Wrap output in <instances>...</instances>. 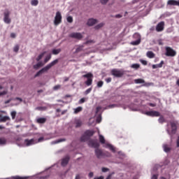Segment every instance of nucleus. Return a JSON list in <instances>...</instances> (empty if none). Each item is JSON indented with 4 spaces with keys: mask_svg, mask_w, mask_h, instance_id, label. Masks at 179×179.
Here are the masks:
<instances>
[{
    "mask_svg": "<svg viewBox=\"0 0 179 179\" xmlns=\"http://www.w3.org/2000/svg\"><path fill=\"white\" fill-rule=\"evenodd\" d=\"M75 124H76V128H80V127H82V120H76L75 122Z\"/></svg>",
    "mask_w": 179,
    "mask_h": 179,
    "instance_id": "nucleus-24",
    "label": "nucleus"
},
{
    "mask_svg": "<svg viewBox=\"0 0 179 179\" xmlns=\"http://www.w3.org/2000/svg\"><path fill=\"white\" fill-rule=\"evenodd\" d=\"M163 65H164V61L162 60L158 64H153L152 69H157V68H163Z\"/></svg>",
    "mask_w": 179,
    "mask_h": 179,
    "instance_id": "nucleus-17",
    "label": "nucleus"
},
{
    "mask_svg": "<svg viewBox=\"0 0 179 179\" xmlns=\"http://www.w3.org/2000/svg\"><path fill=\"white\" fill-rule=\"evenodd\" d=\"M96 122L99 123L101 122V115H99L97 118H96Z\"/></svg>",
    "mask_w": 179,
    "mask_h": 179,
    "instance_id": "nucleus-51",
    "label": "nucleus"
},
{
    "mask_svg": "<svg viewBox=\"0 0 179 179\" xmlns=\"http://www.w3.org/2000/svg\"><path fill=\"white\" fill-rule=\"evenodd\" d=\"M158 122H159V124H163L164 122H166V119L163 115H161L159 117V118L158 119Z\"/></svg>",
    "mask_w": 179,
    "mask_h": 179,
    "instance_id": "nucleus-28",
    "label": "nucleus"
},
{
    "mask_svg": "<svg viewBox=\"0 0 179 179\" xmlns=\"http://www.w3.org/2000/svg\"><path fill=\"white\" fill-rule=\"evenodd\" d=\"M95 41H93V40H89V41H87L85 44H90V43H92V44H94Z\"/></svg>",
    "mask_w": 179,
    "mask_h": 179,
    "instance_id": "nucleus-50",
    "label": "nucleus"
},
{
    "mask_svg": "<svg viewBox=\"0 0 179 179\" xmlns=\"http://www.w3.org/2000/svg\"><path fill=\"white\" fill-rule=\"evenodd\" d=\"M166 57H176V55H177V52H176V50H173V48L170 47H166Z\"/></svg>",
    "mask_w": 179,
    "mask_h": 179,
    "instance_id": "nucleus-6",
    "label": "nucleus"
},
{
    "mask_svg": "<svg viewBox=\"0 0 179 179\" xmlns=\"http://www.w3.org/2000/svg\"><path fill=\"white\" fill-rule=\"evenodd\" d=\"M83 78H87V80L85 82L86 86H92V85H93V73H87V74L83 75Z\"/></svg>",
    "mask_w": 179,
    "mask_h": 179,
    "instance_id": "nucleus-4",
    "label": "nucleus"
},
{
    "mask_svg": "<svg viewBox=\"0 0 179 179\" xmlns=\"http://www.w3.org/2000/svg\"><path fill=\"white\" fill-rule=\"evenodd\" d=\"M83 110V108L82 106H79L74 109V114H78V113H80Z\"/></svg>",
    "mask_w": 179,
    "mask_h": 179,
    "instance_id": "nucleus-27",
    "label": "nucleus"
},
{
    "mask_svg": "<svg viewBox=\"0 0 179 179\" xmlns=\"http://www.w3.org/2000/svg\"><path fill=\"white\" fill-rule=\"evenodd\" d=\"M94 179H104V176L95 177Z\"/></svg>",
    "mask_w": 179,
    "mask_h": 179,
    "instance_id": "nucleus-62",
    "label": "nucleus"
},
{
    "mask_svg": "<svg viewBox=\"0 0 179 179\" xmlns=\"http://www.w3.org/2000/svg\"><path fill=\"white\" fill-rule=\"evenodd\" d=\"M9 15H10V12L8 10H6L4 12V22L7 24H10L11 20L9 18Z\"/></svg>",
    "mask_w": 179,
    "mask_h": 179,
    "instance_id": "nucleus-9",
    "label": "nucleus"
},
{
    "mask_svg": "<svg viewBox=\"0 0 179 179\" xmlns=\"http://www.w3.org/2000/svg\"><path fill=\"white\" fill-rule=\"evenodd\" d=\"M97 23V20L90 18L88 20L87 24V26H94V24H96Z\"/></svg>",
    "mask_w": 179,
    "mask_h": 179,
    "instance_id": "nucleus-13",
    "label": "nucleus"
},
{
    "mask_svg": "<svg viewBox=\"0 0 179 179\" xmlns=\"http://www.w3.org/2000/svg\"><path fill=\"white\" fill-rule=\"evenodd\" d=\"M99 142L102 145H104V143H106V139L104 138V136H103L101 134H99Z\"/></svg>",
    "mask_w": 179,
    "mask_h": 179,
    "instance_id": "nucleus-25",
    "label": "nucleus"
},
{
    "mask_svg": "<svg viewBox=\"0 0 179 179\" xmlns=\"http://www.w3.org/2000/svg\"><path fill=\"white\" fill-rule=\"evenodd\" d=\"M6 121H10L9 116H3L0 118V122H6Z\"/></svg>",
    "mask_w": 179,
    "mask_h": 179,
    "instance_id": "nucleus-21",
    "label": "nucleus"
},
{
    "mask_svg": "<svg viewBox=\"0 0 179 179\" xmlns=\"http://www.w3.org/2000/svg\"><path fill=\"white\" fill-rule=\"evenodd\" d=\"M167 5H170L171 6H177V1L176 0H169L167 2Z\"/></svg>",
    "mask_w": 179,
    "mask_h": 179,
    "instance_id": "nucleus-20",
    "label": "nucleus"
},
{
    "mask_svg": "<svg viewBox=\"0 0 179 179\" xmlns=\"http://www.w3.org/2000/svg\"><path fill=\"white\" fill-rule=\"evenodd\" d=\"M10 37H11V38H16V34L11 33L10 34Z\"/></svg>",
    "mask_w": 179,
    "mask_h": 179,
    "instance_id": "nucleus-56",
    "label": "nucleus"
},
{
    "mask_svg": "<svg viewBox=\"0 0 179 179\" xmlns=\"http://www.w3.org/2000/svg\"><path fill=\"white\" fill-rule=\"evenodd\" d=\"M61 51H62L61 48L53 49L52 52L53 55H58V54H59V52H61Z\"/></svg>",
    "mask_w": 179,
    "mask_h": 179,
    "instance_id": "nucleus-26",
    "label": "nucleus"
},
{
    "mask_svg": "<svg viewBox=\"0 0 179 179\" xmlns=\"http://www.w3.org/2000/svg\"><path fill=\"white\" fill-rule=\"evenodd\" d=\"M133 45H139L141 44V40H137L131 43Z\"/></svg>",
    "mask_w": 179,
    "mask_h": 179,
    "instance_id": "nucleus-42",
    "label": "nucleus"
},
{
    "mask_svg": "<svg viewBox=\"0 0 179 179\" xmlns=\"http://www.w3.org/2000/svg\"><path fill=\"white\" fill-rule=\"evenodd\" d=\"M83 47H84L83 45L78 46L76 49L75 54H78V52H80V51H83Z\"/></svg>",
    "mask_w": 179,
    "mask_h": 179,
    "instance_id": "nucleus-29",
    "label": "nucleus"
},
{
    "mask_svg": "<svg viewBox=\"0 0 179 179\" xmlns=\"http://www.w3.org/2000/svg\"><path fill=\"white\" fill-rule=\"evenodd\" d=\"M146 55L148 58H150V59L155 58V57H156V55L152 51L147 52Z\"/></svg>",
    "mask_w": 179,
    "mask_h": 179,
    "instance_id": "nucleus-18",
    "label": "nucleus"
},
{
    "mask_svg": "<svg viewBox=\"0 0 179 179\" xmlns=\"http://www.w3.org/2000/svg\"><path fill=\"white\" fill-rule=\"evenodd\" d=\"M140 62H141L143 65H148V62L146 60L141 59Z\"/></svg>",
    "mask_w": 179,
    "mask_h": 179,
    "instance_id": "nucleus-53",
    "label": "nucleus"
},
{
    "mask_svg": "<svg viewBox=\"0 0 179 179\" xmlns=\"http://www.w3.org/2000/svg\"><path fill=\"white\" fill-rule=\"evenodd\" d=\"M107 147L110 149V150H111L112 152H113V153H115V148H114V146H113L110 144H108Z\"/></svg>",
    "mask_w": 179,
    "mask_h": 179,
    "instance_id": "nucleus-33",
    "label": "nucleus"
},
{
    "mask_svg": "<svg viewBox=\"0 0 179 179\" xmlns=\"http://www.w3.org/2000/svg\"><path fill=\"white\" fill-rule=\"evenodd\" d=\"M111 80H112L111 78H108L106 79V83H110V82H111Z\"/></svg>",
    "mask_w": 179,
    "mask_h": 179,
    "instance_id": "nucleus-57",
    "label": "nucleus"
},
{
    "mask_svg": "<svg viewBox=\"0 0 179 179\" xmlns=\"http://www.w3.org/2000/svg\"><path fill=\"white\" fill-rule=\"evenodd\" d=\"M0 145H6V138L3 137L0 138Z\"/></svg>",
    "mask_w": 179,
    "mask_h": 179,
    "instance_id": "nucleus-32",
    "label": "nucleus"
},
{
    "mask_svg": "<svg viewBox=\"0 0 179 179\" xmlns=\"http://www.w3.org/2000/svg\"><path fill=\"white\" fill-rule=\"evenodd\" d=\"M61 88V85H56L54 87V90H58V89Z\"/></svg>",
    "mask_w": 179,
    "mask_h": 179,
    "instance_id": "nucleus-58",
    "label": "nucleus"
},
{
    "mask_svg": "<svg viewBox=\"0 0 179 179\" xmlns=\"http://www.w3.org/2000/svg\"><path fill=\"white\" fill-rule=\"evenodd\" d=\"M110 169L108 168H102V172L103 173H107Z\"/></svg>",
    "mask_w": 179,
    "mask_h": 179,
    "instance_id": "nucleus-54",
    "label": "nucleus"
},
{
    "mask_svg": "<svg viewBox=\"0 0 179 179\" xmlns=\"http://www.w3.org/2000/svg\"><path fill=\"white\" fill-rule=\"evenodd\" d=\"M69 163V156H66L62 160V166L65 167Z\"/></svg>",
    "mask_w": 179,
    "mask_h": 179,
    "instance_id": "nucleus-14",
    "label": "nucleus"
},
{
    "mask_svg": "<svg viewBox=\"0 0 179 179\" xmlns=\"http://www.w3.org/2000/svg\"><path fill=\"white\" fill-rule=\"evenodd\" d=\"M85 101H86V99L82 98L81 99H80L78 103H79V104H83V103H85Z\"/></svg>",
    "mask_w": 179,
    "mask_h": 179,
    "instance_id": "nucleus-49",
    "label": "nucleus"
},
{
    "mask_svg": "<svg viewBox=\"0 0 179 179\" xmlns=\"http://www.w3.org/2000/svg\"><path fill=\"white\" fill-rule=\"evenodd\" d=\"M92 89L93 88L92 87L88 88L87 90H85V94H89V93H90V92H92Z\"/></svg>",
    "mask_w": 179,
    "mask_h": 179,
    "instance_id": "nucleus-47",
    "label": "nucleus"
},
{
    "mask_svg": "<svg viewBox=\"0 0 179 179\" xmlns=\"http://www.w3.org/2000/svg\"><path fill=\"white\" fill-rule=\"evenodd\" d=\"M61 22H62V15H61V13L59 11H57L56 13L54 23L55 26H58V24H59Z\"/></svg>",
    "mask_w": 179,
    "mask_h": 179,
    "instance_id": "nucleus-7",
    "label": "nucleus"
},
{
    "mask_svg": "<svg viewBox=\"0 0 179 179\" xmlns=\"http://www.w3.org/2000/svg\"><path fill=\"white\" fill-rule=\"evenodd\" d=\"M10 115L12 117V120H15V118H16V111H12Z\"/></svg>",
    "mask_w": 179,
    "mask_h": 179,
    "instance_id": "nucleus-41",
    "label": "nucleus"
},
{
    "mask_svg": "<svg viewBox=\"0 0 179 179\" xmlns=\"http://www.w3.org/2000/svg\"><path fill=\"white\" fill-rule=\"evenodd\" d=\"M67 22H68L69 23H72V22H73V18L72 17V16H69V17H67Z\"/></svg>",
    "mask_w": 179,
    "mask_h": 179,
    "instance_id": "nucleus-46",
    "label": "nucleus"
},
{
    "mask_svg": "<svg viewBox=\"0 0 179 179\" xmlns=\"http://www.w3.org/2000/svg\"><path fill=\"white\" fill-rule=\"evenodd\" d=\"M114 107H117V105H115V104L109 105V106H108L105 108V110H107V108H114Z\"/></svg>",
    "mask_w": 179,
    "mask_h": 179,
    "instance_id": "nucleus-48",
    "label": "nucleus"
},
{
    "mask_svg": "<svg viewBox=\"0 0 179 179\" xmlns=\"http://www.w3.org/2000/svg\"><path fill=\"white\" fill-rule=\"evenodd\" d=\"M95 155L97 159H101V157H104V153L103 151L99 148L95 149Z\"/></svg>",
    "mask_w": 179,
    "mask_h": 179,
    "instance_id": "nucleus-12",
    "label": "nucleus"
},
{
    "mask_svg": "<svg viewBox=\"0 0 179 179\" xmlns=\"http://www.w3.org/2000/svg\"><path fill=\"white\" fill-rule=\"evenodd\" d=\"M50 59H51V55H48V56H46L44 60L45 64H47V62H48Z\"/></svg>",
    "mask_w": 179,
    "mask_h": 179,
    "instance_id": "nucleus-39",
    "label": "nucleus"
},
{
    "mask_svg": "<svg viewBox=\"0 0 179 179\" xmlns=\"http://www.w3.org/2000/svg\"><path fill=\"white\" fill-rule=\"evenodd\" d=\"M31 5H32V6H37V5H38V0H31Z\"/></svg>",
    "mask_w": 179,
    "mask_h": 179,
    "instance_id": "nucleus-35",
    "label": "nucleus"
},
{
    "mask_svg": "<svg viewBox=\"0 0 179 179\" xmlns=\"http://www.w3.org/2000/svg\"><path fill=\"white\" fill-rule=\"evenodd\" d=\"M140 66H141V65H139L138 64H134L131 65V68H134V69H139Z\"/></svg>",
    "mask_w": 179,
    "mask_h": 179,
    "instance_id": "nucleus-43",
    "label": "nucleus"
},
{
    "mask_svg": "<svg viewBox=\"0 0 179 179\" xmlns=\"http://www.w3.org/2000/svg\"><path fill=\"white\" fill-rule=\"evenodd\" d=\"M58 62H59V60L58 59H55L46 66L43 67L39 71H38L34 76V78H38V76H39L40 75H43V73L48 72L49 69H51V68H52L54 65H57Z\"/></svg>",
    "mask_w": 179,
    "mask_h": 179,
    "instance_id": "nucleus-1",
    "label": "nucleus"
},
{
    "mask_svg": "<svg viewBox=\"0 0 179 179\" xmlns=\"http://www.w3.org/2000/svg\"><path fill=\"white\" fill-rule=\"evenodd\" d=\"M103 85H104V82L99 81L97 83V87H103Z\"/></svg>",
    "mask_w": 179,
    "mask_h": 179,
    "instance_id": "nucleus-44",
    "label": "nucleus"
},
{
    "mask_svg": "<svg viewBox=\"0 0 179 179\" xmlns=\"http://www.w3.org/2000/svg\"><path fill=\"white\" fill-rule=\"evenodd\" d=\"M94 176V173H93V172H90L88 175V177L90 178H92L93 176Z\"/></svg>",
    "mask_w": 179,
    "mask_h": 179,
    "instance_id": "nucleus-59",
    "label": "nucleus"
},
{
    "mask_svg": "<svg viewBox=\"0 0 179 179\" xmlns=\"http://www.w3.org/2000/svg\"><path fill=\"white\" fill-rule=\"evenodd\" d=\"M43 66V64L41 62H38L36 64L34 65V69H38L41 66Z\"/></svg>",
    "mask_w": 179,
    "mask_h": 179,
    "instance_id": "nucleus-34",
    "label": "nucleus"
},
{
    "mask_svg": "<svg viewBox=\"0 0 179 179\" xmlns=\"http://www.w3.org/2000/svg\"><path fill=\"white\" fill-rule=\"evenodd\" d=\"M65 141H66V139H65V138H59L58 140L52 141V145H55L57 143H61V142H65Z\"/></svg>",
    "mask_w": 179,
    "mask_h": 179,
    "instance_id": "nucleus-23",
    "label": "nucleus"
},
{
    "mask_svg": "<svg viewBox=\"0 0 179 179\" xmlns=\"http://www.w3.org/2000/svg\"><path fill=\"white\" fill-rule=\"evenodd\" d=\"M84 134L85 135H87V136L90 138V136H93V135H94V132L92 130H87Z\"/></svg>",
    "mask_w": 179,
    "mask_h": 179,
    "instance_id": "nucleus-19",
    "label": "nucleus"
},
{
    "mask_svg": "<svg viewBox=\"0 0 179 179\" xmlns=\"http://www.w3.org/2000/svg\"><path fill=\"white\" fill-rule=\"evenodd\" d=\"M69 37L76 38V40H82V38H83V35L79 32H73L69 35Z\"/></svg>",
    "mask_w": 179,
    "mask_h": 179,
    "instance_id": "nucleus-8",
    "label": "nucleus"
},
{
    "mask_svg": "<svg viewBox=\"0 0 179 179\" xmlns=\"http://www.w3.org/2000/svg\"><path fill=\"white\" fill-rule=\"evenodd\" d=\"M176 145H177V148H179V136L178 137Z\"/></svg>",
    "mask_w": 179,
    "mask_h": 179,
    "instance_id": "nucleus-63",
    "label": "nucleus"
},
{
    "mask_svg": "<svg viewBox=\"0 0 179 179\" xmlns=\"http://www.w3.org/2000/svg\"><path fill=\"white\" fill-rule=\"evenodd\" d=\"M13 179H29V176H14L13 177Z\"/></svg>",
    "mask_w": 179,
    "mask_h": 179,
    "instance_id": "nucleus-38",
    "label": "nucleus"
},
{
    "mask_svg": "<svg viewBox=\"0 0 179 179\" xmlns=\"http://www.w3.org/2000/svg\"><path fill=\"white\" fill-rule=\"evenodd\" d=\"M24 143L26 146H31V145H34V139L31 138V140L25 139Z\"/></svg>",
    "mask_w": 179,
    "mask_h": 179,
    "instance_id": "nucleus-15",
    "label": "nucleus"
},
{
    "mask_svg": "<svg viewBox=\"0 0 179 179\" xmlns=\"http://www.w3.org/2000/svg\"><path fill=\"white\" fill-rule=\"evenodd\" d=\"M80 178H80V175L77 174V175L76 176L75 179H80Z\"/></svg>",
    "mask_w": 179,
    "mask_h": 179,
    "instance_id": "nucleus-64",
    "label": "nucleus"
},
{
    "mask_svg": "<svg viewBox=\"0 0 179 179\" xmlns=\"http://www.w3.org/2000/svg\"><path fill=\"white\" fill-rule=\"evenodd\" d=\"M164 152H166V153H169V152H170V150H171V148L170 147H169V145H164Z\"/></svg>",
    "mask_w": 179,
    "mask_h": 179,
    "instance_id": "nucleus-30",
    "label": "nucleus"
},
{
    "mask_svg": "<svg viewBox=\"0 0 179 179\" xmlns=\"http://www.w3.org/2000/svg\"><path fill=\"white\" fill-rule=\"evenodd\" d=\"M100 2L102 5H106L108 0H100Z\"/></svg>",
    "mask_w": 179,
    "mask_h": 179,
    "instance_id": "nucleus-52",
    "label": "nucleus"
},
{
    "mask_svg": "<svg viewBox=\"0 0 179 179\" xmlns=\"http://www.w3.org/2000/svg\"><path fill=\"white\" fill-rule=\"evenodd\" d=\"M88 145L90 148H94V149H97L100 147V143H99V141H97V140L90 139L88 141Z\"/></svg>",
    "mask_w": 179,
    "mask_h": 179,
    "instance_id": "nucleus-5",
    "label": "nucleus"
},
{
    "mask_svg": "<svg viewBox=\"0 0 179 179\" xmlns=\"http://www.w3.org/2000/svg\"><path fill=\"white\" fill-rule=\"evenodd\" d=\"M145 115H148L149 117H160V113L152 110L145 112Z\"/></svg>",
    "mask_w": 179,
    "mask_h": 179,
    "instance_id": "nucleus-10",
    "label": "nucleus"
},
{
    "mask_svg": "<svg viewBox=\"0 0 179 179\" xmlns=\"http://www.w3.org/2000/svg\"><path fill=\"white\" fill-rule=\"evenodd\" d=\"M37 124H45L47 122V118L45 117H38L36 119Z\"/></svg>",
    "mask_w": 179,
    "mask_h": 179,
    "instance_id": "nucleus-16",
    "label": "nucleus"
},
{
    "mask_svg": "<svg viewBox=\"0 0 179 179\" xmlns=\"http://www.w3.org/2000/svg\"><path fill=\"white\" fill-rule=\"evenodd\" d=\"M110 73L113 76H115V78H122L125 71L123 69H113L110 71Z\"/></svg>",
    "mask_w": 179,
    "mask_h": 179,
    "instance_id": "nucleus-3",
    "label": "nucleus"
},
{
    "mask_svg": "<svg viewBox=\"0 0 179 179\" xmlns=\"http://www.w3.org/2000/svg\"><path fill=\"white\" fill-rule=\"evenodd\" d=\"M158 175H153L151 179H157Z\"/></svg>",
    "mask_w": 179,
    "mask_h": 179,
    "instance_id": "nucleus-61",
    "label": "nucleus"
},
{
    "mask_svg": "<svg viewBox=\"0 0 179 179\" xmlns=\"http://www.w3.org/2000/svg\"><path fill=\"white\" fill-rule=\"evenodd\" d=\"M19 48H20V46L19 45H16L14 48H13V51L14 52H17L19 51Z\"/></svg>",
    "mask_w": 179,
    "mask_h": 179,
    "instance_id": "nucleus-45",
    "label": "nucleus"
},
{
    "mask_svg": "<svg viewBox=\"0 0 179 179\" xmlns=\"http://www.w3.org/2000/svg\"><path fill=\"white\" fill-rule=\"evenodd\" d=\"M103 157H111V153H110L108 152H104Z\"/></svg>",
    "mask_w": 179,
    "mask_h": 179,
    "instance_id": "nucleus-40",
    "label": "nucleus"
},
{
    "mask_svg": "<svg viewBox=\"0 0 179 179\" xmlns=\"http://www.w3.org/2000/svg\"><path fill=\"white\" fill-rule=\"evenodd\" d=\"M177 124L178 122L176 121L170 122L171 130L170 131V129H166V132L169 135L171 136V137L173 135H176V134H177Z\"/></svg>",
    "mask_w": 179,
    "mask_h": 179,
    "instance_id": "nucleus-2",
    "label": "nucleus"
},
{
    "mask_svg": "<svg viewBox=\"0 0 179 179\" xmlns=\"http://www.w3.org/2000/svg\"><path fill=\"white\" fill-rule=\"evenodd\" d=\"M101 110V106H98L96 109V113H99V111Z\"/></svg>",
    "mask_w": 179,
    "mask_h": 179,
    "instance_id": "nucleus-55",
    "label": "nucleus"
},
{
    "mask_svg": "<svg viewBox=\"0 0 179 179\" xmlns=\"http://www.w3.org/2000/svg\"><path fill=\"white\" fill-rule=\"evenodd\" d=\"M90 139L86 134L83 135L80 138L81 142H86V141H89Z\"/></svg>",
    "mask_w": 179,
    "mask_h": 179,
    "instance_id": "nucleus-22",
    "label": "nucleus"
},
{
    "mask_svg": "<svg viewBox=\"0 0 179 179\" xmlns=\"http://www.w3.org/2000/svg\"><path fill=\"white\" fill-rule=\"evenodd\" d=\"M103 26H104V23L101 22V23L97 24L96 26H95L94 29L96 30H99V29H101V27H103Z\"/></svg>",
    "mask_w": 179,
    "mask_h": 179,
    "instance_id": "nucleus-37",
    "label": "nucleus"
},
{
    "mask_svg": "<svg viewBox=\"0 0 179 179\" xmlns=\"http://www.w3.org/2000/svg\"><path fill=\"white\" fill-rule=\"evenodd\" d=\"M134 83H136V84L145 83V80L142 78H138V79L134 80Z\"/></svg>",
    "mask_w": 179,
    "mask_h": 179,
    "instance_id": "nucleus-31",
    "label": "nucleus"
},
{
    "mask_svg": "<svg viewBox=\"0 0 179 179\" xmlns=\"http://www.w3.org/2000/svg\"><path fill=\"white\" fill-rule=\"evenodd\" d=\"M113 174H114V173H110L106 179H111V177H113Z\"/></svg>",
    "mask_w": 179,
    "mask_h": 179,
    "instance_id": "nucleus-60",
    "label": "nucleus"
},
{
    "mask_svg": "<svg viewBox=\"0 0 179 179\" xmlns=\"http://www.w3.org/2000/svg\"><path fill=\"white\" fill-rule=\"evenodd\" d=\"M164 30V22L162 21L157 24L156 31L158 32L163 31Z\"/></svg>",
    "mask_w": 179,
    "mask_h": 179,
    "instance_id": "nucleus-11",
    "label": "nucleus"
},
{
    "mask_svg": "<svg viewBox=\"0 0 179 179\" xmlns=\"http://www.w3.org/2000/svg\"><path fill=\"white\" fill-rule=\"evenodd\" d=\"M45 54V52H42L41 55H39L38 56V57L36 58V61L38 62L41 59H42V58L44 57V55Z\"/></svg>",
    "mask_w": 179,
    "mask_h": 179,
    "instance_id": "nucleus-36",
    "label": "nucleus"
}]
</instances>
